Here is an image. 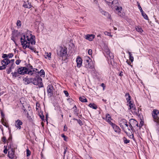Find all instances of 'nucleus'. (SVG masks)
Returning <instances> with one entry per match:
<instances>
[{
    "label": "nucleus",
    "mask_w": 159,
    "mask_h": 159,
    "mask_svg": "<svg viewBox=\"0 0 159 159\" xmlns=\"http://www.w3.org/2000/svg\"><path fill=\"white\" fill-rule=\"evenodd\" d=\"M90 60H91L89 57L88 56H86L85 57V61L86 64H88L91 62H92Z\"/></svg>",
    "instance_id": "obj_21"
},
{
    "label": "nucleus",
    "mask_w": 159,
    "mask_h": 159,
    "mask_svg": "<svg viewBox=\"0 0 159 159\" xmlns=\"http://www.w3.org/2000/svg\"><path fill=\"white\" fill-rule=\"evenodd\" d=\"M12 68V67H11L7 69L6 70L7 74H9L11 71V69Z\"/></svg>",
    "instance_id": "obj_37"
},
{
    "label": "nucleus",
    "mask_w": 159,
    "mask_h": 159,
    "mask_svg": "<svg viewBox=\"0 0 159 159\" xmlns=\"http://www.w3.org/2000/svg\"><path fill=\"white\" fill-rule=\"evenodd\" d=\"M113 120L111 119L110 116V125L111 127V129L117 134H119L120 133L121 129L116 124L114 123L111 121Z\"/></svg>",
    "instance_id": "obj_5"
},
{
    "label": "nucleus",
    "mask_w": 159,
    "mask_h": 159,
    "mask_svg": "<svg viewBox=\"0 0 159 159\" xmlns=\"http://www.w3.org/2000/svg\"><path fill=\"white\" fill-rule=\"evenodd\" d=\"M104 34L106 35H108L109 36V33L105 31L104 32Z\"/></svg>",
    "instance_id": "obj_49"
},
{
    "label": "nucleus",
    "mask_w": 159,
    "mask_h": 159,
    "mask_svg": "<svg viewBox=\"0 0 159 159\" xmlns=\"http://www.w3.org/2000/svg\"><path fill=\"white\" fill-rule=\"evenodd\" d=\"M76 61L77 63V67L78 68H80L82 65V59L80 57H78L76 58Z\"/></svg>",
    "instance_id": "obj_10"
},
{
    "label": "nucleus",
    "mask_w": 159,
    "mask_h": 159,
    "mask_svg": "<svg viewBox=\"0 0 159 159\" xmlns=\"http://www.w3.org/2000/svg\"><path fill=\"white\" fill-rule=\"evenodd\" d=\"M127 105L129 107V109H131V107L132 106H133L134 104L131 101L127 103Z\"/></svg>",
    "instance_id": "obj_24"
},
{
    "label": "nucleus",
    "mask_w": 159,
    "mask_h": 159,
    "mask_svg": "<svg viewBox=\"0 0 159 159\" xmlns=\"http://www.w3.org/2000/svg\"><path fill=\"white\" fill-rule=\"evenodd\" d=\"M21 62V61L20 60H17L16 61V63L17 64V65H19L20 63V62Z\"/></svg>",
    "instance_id": "obj_46"
},
{
    "label": "nucleus",
    "mask_w": 159,
    "mask_h": 159,
    "mask_svg": "<svg viewBox=\"0 0 159 159\" xmlns=\"http://www.w3.org/2000/svg\"><path fill=\"white\" fill-rule=\"evenodd\" d=\"M39 74L41 77H44L45 76V72L44 70H41L39 72Z\"/></svg>",
    "instance_id": "obj_25"
},
{
    "label": "nucleus",
    "mask_w": 159,
    "mask_h": 159,
    "mask_svg": "<svg viewBox=\"0 0 159 159\" xmlns=\"http://www.w3.org/2000/svg\"><path fill=\"white\" fill-rule=\"evenodd\" d=\"M61 136L62 137L64 138V139L65 140V141H66V137L63 134H62L61 135Z\"/></svg>",
    "instance_id": "obj_48"
},
{
    "label": "nucleus",
    "mask_w": 159,
    "mask_h": 159,
    "mask_svg": "<svg viewBox=\"0 0 159 159\" xmlns=\"http://www.w3.org/2000/svg\"><path fill=\"white\" fill-rule=\"evenodd\" d=\"M67 127L66 126V125H65L64 126V131H66L67 130Z\"/></svg>",
    "instance_id": "obj_52"
},
{
    "label": "nucleus",
    "mask_w": 159,
    "mask_h": 159,
    "mask_svg": "<svg viewBox=\"0 0 159 159\" xmlns=\"http://www.w3.org/2000/svg\"><path fill=\"white\" fill-rule=\"evenodd\" d=\"M101 86L103 87V90H104V84L103 83H102V84H101Z\"/></svg>",
    "instance_id": "obj_53"
},
{
    "label": "nucleus",
    "mask_w": 159,
    "mask_h": 159,
    "mask_svg": "<svg viewBox=\"0 0 159 159\" xmlns=\"http://www.w3.org/2000/svg\"><path fill=\"white\" fill-rule=\"evenodd\" d=\"M40 117L41 119H43V118H44V116L43 115L42 116H40Z\"/></svg>",
    "instance_id": "obj_55"
},
{
    "label": "nucleus",
    "mask_w": 159,
    "mask_h": 159,
    "mask_svg": "<svg viewBox=\"0 0 159 159\" xmlns=\"http://www.w3.org/2000/svg\"><path fill=\"white\" fill-rule=\"evenodd\" d=\"M109 52H107V58L109 56Z\"/></svg>",
    "instance_id": "obj_54"
},
{
    "label": "nucleus",
    "mask_w": 159,
    "mask_h": 159,
    "mask_svg": "<svg viewBox=\"0 0 159 159\" xmlns=\"http://www.w3.org/2000/svg\"><path fill=\"white\" fill-rule=\"evenodd\" d=\"M132 137H133V134H132Z\"/></svg>",
    "instance_id": "obj_61"
},
{
    "label": "nucleus",
    "mask_w": 159,
    "mask_h": 159,
    "mask_svg": "<svg viewBox=\"0 0 159 159\" xmlns=\"http://www.w3.org/2000/svg\"><path fill=\"white\" fill-rule=\"evenodd\" d=\"M89 106L90 107L95 109H96L97 107V106L94 104L90 103L89 104Z\"/></svg>",
    "instance_id": "obj_26"
},
{
    "label": "nucleus",
    "mask_w": 159,
    "mask_h": 159,
    "mask_svg": "<svg viewBox=\"0 0 159 159\" xmlns=\"http://www.w3.org/2000/svg\"><path fill=\"white\" fill-rule=\"evenodd\" d=\"M122 121H123V122L124 123V124L127 127H128V125L127 124L126 120L123 119L122 120Z\"/></svg>",
    "instance_id": "obj_36"
},
{
    "label": "nucleus",
    "mask_w": 159,
    "mask_h": 159,
    "mask_svg": "<svg viewBox=\"0 0 159 159\" xmlns=\"http://www.w3.org/2000/svg\"><path fill=\"white\" fill-rule=\"evenodd\" d=\"M110 59H113L114 58V56L113 55V54L112 53H111L110 52Z\"/></svg>",
    "instance_id": "obj_47"
},
{
    "label": "nucleus",
    "mask_w": 159,
    "mask_h": 159,
    "mask_svg": "<svg viewBox=\"0 0 159 159\" xmlns=\"http://www.w3.org/2000/svg\"><path fill=\"white\" fill-rule=\"evenodd\" d=\"M110 36H112V35H111V34H110Z\"/></svg>",
    "instance_id": "obj_62"
},
{
    "label": "nucleus",
    "mask_w": 159,
    "mask_h": 159,
    "mask_svg": "<svg viewBox=\"0 0 159 159\" xmlns=\"http://www.w3.org/2000/svg\"><path fill=\"white\" fill-rule=\"evenodd\" d=\"M144 124V122L143 121L141 120L140 121V123L138 126V127H139V129H141V128L143 126V125Z\"/></svg>",
    "instance_id": "obj_30"
},
{
    "label": "nucleus",
    "mask_w": 159,
    "mask_h": 159,
    "mask_svg": "<svg viewBox=\"0 0 159 159\" xmlns=\"http://www.w3.org/2000/svg\"><path fill=\"white\" fill-rule=\"evenodd\" d=\"M141 14L142 16L146 20H148V16L146 15V14L144 12L141 13Z\"/></svg>",
    "instance_id": "obj_29"
},
{
    "label": "nucleus",
    "mask_w": 159,
    "mask_h": 159,
    "mask_svg": "<svg viewBox=\"0 0 159 159\" xmlns=\"http://www.w3.org/2000/svg\"><path fill=\"white\" fill-rule=\"evenodd\" d=\"M128 53L129 55V59L131 62H133L134 61V57L132 56L131 52H129Z\"/></svg>",
    "instance_id": "obj_23"
},
{
    "label": "nucleus",
    "mask_w": 159,
    "mask_h": 159,
    "mask_svg": "<svg viewBox=\"0 0 159 159\" xmlns=\"http://www.w3.org/2000/svg\"><path fill=\"white\" fill-rule=\"evenodd\" d=\"M119 75L122 76L123 75V72L122 71H121L120 72V73L119 74Z\"/></svg>",
    "instance_id": "obj_50"
},
{
    "label": "nucleus",
    "mask_w": 159,
    "mask_h": 159,
    "mask_svg": "<svg viewBox=\"0 0 159 159\" xmlns=\"http://www.w3.org/2000/svg\"><path fill=\"white\" fill-rule=\"evenodd\" d=\"M22 122L19 120H18L16 121L15 126L16 127L19 129H20L21 128V125H22Z\"/></svg>",
    "instance_id": "obj_12"
},
{
    "label": "nucleus",
    "mask_w": 159,
    "mask_h": 159,
    "mask_svg": "<svg viewBox=\"0 0 159 159\" xmlns=\"http://www.w3.org/2000/svg\"><path fill=\"white\" fill-rule=\"evenodd\" d=\"M108 15V13L107 12H104V15Z\"/></svg>",
    "instance_id": "obj_56"
},
{
    "label": "nucleus",
    "mask_w": 159,
    "mask_h": 159,
    "mask_svg": "<svg viewBox=\"0 0 159 159\" xmlns=\"http://www.w3.org/2000/svg\"><path fill=\"white\" fill-rule=\"evenodd\" d=\"M6 139L5 137H3L2 141L3 142H5V140H6Z\"/></svg>",
    "instance_id": "obj_51"
},
{
    "label": "nucleus",
    "mask_w": 159,
    "mask_h": 159,
    "mask_svg": "<svg viewBox=\"0 0 159 159\" xmlns=\"http://www.w3.org/2000/svg\"><path fill=\"white\" fill-rule=\"evenodd\" d=\"M4 148L5 149H4V150L3 151V152L7 154V151H8L7 149V146H4Z\"/></svg>",
    "instance_id": "obj_40"
},
{
    "label": "nucleus",
    "mask_w": 159,
    "mask_h": 159,
    "mask_svg": "<svg viewBox=\"0 0 159 159\" xmlns=\"http://www.w3.org/2000/svg\"><path fill=\"white\" fill-rule=\"evenodd\" d=\"M125 97H126V100H127V103L131 101H130L131 97L129 93H127L125 94Z\"/></svg>",
    "instance_id": "obj_20"
},
{
    "label": "nucleus",
    "mask_w": 159,
    "mask_h": 159,
    "mask_svg": "<svg viewBox=\"0 0 159 159\" xmlns=\"http://www.w3.org/2000/svg\"><path fill=\"white\" fill-rule=\"evenodd\" d=\"M137 3H138V8L139 9L140 11V12L141 13L144 12L143 11V10L140 5V4H139V3H138V2H137Z\"/></svg>",
    "instance_id": "obj_33"
},
{
    "label": "nucleus",
    "mask_w": 159,
    "mask_h": 159,
    "mask_svg": "<svg viewBox=\"0 0 159 159\" xmlns=\"http://www.w3.org/2000/svg\"><path fill=\"white\" fill-rule=\"evenodd\" d=\"M95 35L93 34H88L85 35L84 36V38L87 40H89V41H92L93 39L95 38Z\"/></svg>",
    "instance_id": "obj_11"
},
{
    "label": "nucleus",
    "mask_w": 159,
    "mask_h": 159,
    "mask_svg": "<svg viewBox=\"0 0 159 159\" xmlns=\"http://www.w3.org/2000/svg\"><path fill=\"white\" fill-rule=\"evenodd\" d=\"M111 1V6L112 9L120 17H123V15L121 13L122 8L121 7L119 6L117 1L116 0H110Z\"/></svg>",
    "instance_id": "obj_2"
},
{
    "label": "nucleus",
    "mask_w": 159,
    "mask_h": 159,
    "mask_svg": "<svg viewBox=\"0 0 159 159\" xmlns=\"http://www.w3.org/2000/svg\"><path fill=\"white\" fill-rule=\"evenodd\" d=\"M51 53L50 52H49V53L48 52L45 53L44 55V57L45 58L48 59L49 60H50L51 58Z\"/></svg>",
    "instance_id": "obj_18"
},
{
    "label": "nucleus",
    "mask_w": 159,
    "mask_h": 159,
    "mask_svg": "<svg viewBox=\"0 0 159 159\" xmlns=\"http://www.w3.org/2000/svg\"><path fill=\"white\" fill-rule=\"evenodd\" d=\"M31 152L28 148L26 149V156L27 157L29 156L30 155Z\"/></svg>",
    "instance_id": "obj_34"
},
{
    "label": "nucleus",
    "mask_w": 159,
    "mask_h": 159,
    "mask_svg": "<svg viewBox=\"0 0 159 159\" xmlns=\"http://www.w3.org/2000/svg\"><path fill=\"white\" fill-rule=\"evenodd\" d=\"M107 2L108 3V1H107Z\"/></svg>",
    "instance_id": "obj_64"
},
{
    "label": "nucleus",
    "mask_w": 159,
    "mask_h": 159,
    "mask_svg": "<svg viewBox=\"0 0 159 159\" xmlns=\"http://www.w3.org/2000/svg\"><path fill=\"white\" fill-rule=\"evenodd\" d=\"M108 116H109L108 114H107V116H106V120L107 122L109 123V117H108Z\"/></svg>",
    "instance_id": "obj_45"
},
{
    "label": "nucleus",
    "mask_w": 159,
    "mask_h": 159,
    "mask_svg": "<svg viewBox=\"0 0 159 159\" xmlns=\"http://www.w3.org/2000/svg\"><path fill=\"white\" fill-rule=\"evenodd\" d=\"M75 120H77L78 123L80 125H83L82 122L80 120H77V119H75Z\"/></svg>",
    "instance_id": "obj_38"
},
{
    "label": "nucleus",
    "mask_w": 159,
    "mask_h": 159,
    "mask_svg": "<svg viewBox=\"0 0 159 159\" xmlns=\"http://www.w3.org/2000/svg\"><path fill=\"white\" fill-rule=\"evenodd\" d=\"M14 150L13 148H11V150L8 152V156L9 158L12 159L14 157Z\"/></svg>",
    "instance_id": "obj_13"
},
{
    "label": "nucleus",
    "mask_w": 159,
    "mask_h": 159,
    "mask_svg": "<svg viewBox=\"0 0 159 159\" xmlns=\"http://www.w3.org/2000/svg\"><path fill=\"white\" fill-rule=\"evenodd\" d=\"M17 36L16 33H14L13 34L12 36L11 37V39L16 44V42L15 41V37Z\"/></svg>",
    "instance_id": "obj_28"
},
{
    "label": "nucleus",
    "mask_w": 159,
    "mask_h": 159,
    "mask_svg": "<svg viewBox=\"0 0 159 159\" xmlns=\"http://www.w3.org/2000/svg\"><path fill=\"white\" fill-rule=\"evenodd\" d=\"M35 36L31 34L23 35L20 38V42L23 48L25 49L28 48L31 50H33V48L30 44H35Z\"/></svg>",
    "instance_id": "obj_1"
},
{
    "label": "nucleus",
    "mask_w": 159,
    "mask_h": 159,
    "mask_svg": "<svg viewBox=\"0 0 159 159\" xmlns=\"http://www.w3.org/2000/svg\"><path fill=\"white\" fill-rule=\"evenodd\" d=\"M63 92L66 97H68V96L69 93L67 91L64 90Z\"/></svg>",
    "instance_id": "obj_42"
},
{
    "label": "nucleus",
    "mask_w": 159,
    "mask_h": 159,
    "mask_svg": "<svg viewBox=\"0 0 159 159\" xmlns=\"http://www.w3.org/2000/svg\"><path fill=\"white\" fill-rule=\"evenodd\" d=\"M131 109L134 111L136 110V108L135 105L131 107Z\"/></svg>",
    "instance_id": "obj_41"
},
{
    "label": "nucleus",
    "mask_w": 159,
    "mask_h": 159,
    "mask_svg": "<svg viewBox=\"0 0 159 159\" xmlns=\"http://www.w3.org/2000/svg\"><path fill=\"white\" fill-rule=\"evenodd\" d=\"M23 7L25 8H31L32 6L31 5V3L29 2L28 1L25 2L23 5Z\"/></svg>",
    "instance_id": "obj_16"
},
{
    "label": "nucleus",
    "mask_w": 159,
    "mask_h": 159,
    "mask_svg": "<svg viewBox=\"0 0 159 159\" xmlns=\"http://www.w3.org/2000/svg\"><path fill=\"white\" fill-rule=\"evenodd\" d=\"M58 55L61 57H66L67 51L65 48H61L60 51L57 53Z\"/></svg>",
    "instance_id": "obj_8"
},
{
    "label": "nucleus",
    "mask_w": 159,
    "mask_h": 159,
    "mask_svg": "<svg viewBox=\"0 0 159 159\" xmlns=\"http://www.w3.org/2000/svg\"><path fill=\"white\" fill-rule=\"evenodd\" d=\"M113 28L115 30H117V28L116 27H113Z\"/></svg>",
    "instance_id": "obj_59"
},
{
    "label": "nucleus",
    "mask_w": 159,
    "mask_h": 159,
    "mask_svg": "<svg viewBox=\"0 0 159 159\" xmlns=\"http://www.w3.org/2000/svg\"><path fill=\"white\" fill-rule=\"evenodd\" d=\"M66 150H65L64 151V154H65V153H66Z\"/></svg>",
    "instance_id": "obj_60"
},
{
    "label": "nucleus",
    "mask_w": 159,
    "mask_h": 159,
    "mask_svg": "<svg viewBox=\"0 0 159 159\" xmlns=\"http://www.w3.org/2000/svg\"><path fill=\"white\" fill-rule=\"evenodd\" d=\"M13 56V54L12 53H10L7 54V57L8 58H11Z\"/></svg>",
    "instance_id": "obj_39"
},
{
    "label": "nucleus",
    "mask_w": 159,
    "mask_h": 159,
    "mask_svg": "<svg viewBox=\"0 0 159 159\" xmlns=\"http://www.w3.org/2000/svg\"><path fill=\"white\" fill-rule=\"evenodd\" d=\"M85 67L88 69H92L93 70L94 69V66L92 62L86 64Z\"/></svg>",
    "instance_id": "obj_14"
},
{
    "label": "nucleus",
    "mask_w": 159,
    "mask_h": 159,
    "mask_svg": "<svg viewBox=\"0 0 159 159\" xmlns=\"http://www.w3.org/2000/svg\"><path fill=\"white\" fill-rule=\"evenodd\" d=\"M33 78H25L24 79V80L27 84L32 83Z\"/></svg>",
    "instance_id": "obj_17"
},
{
    "label": "nucleus",
    "mask_w": 159,
    "mask_h": 159,
    "mask_svg": "<svg viewBox=\"0 0 159 159\" xmlns=\"http://www.w3.org/2000/svg\"><path fill=\"white\" fill-rule=\"evenodd\" d=\"M2 57L3 58H5V59H6V58H8V57H7V54H3V55Z\"/></svg>",
    "instance_id": "obj_43"
},
{
    "label": "nucleus",
    "mask_w": 159,
    "mask_h": 159,
    "mask_svg": "<svg viewBox=\"0 0 159 159\" xmlns=\"http://www.w3.org/2000/svg\"><path fill=\"white\" fill-rule=\"evenodd\" d=\"M129 123L132 127H138V124L137 121L133 119H131L129 120Z\"/></svg>",
    "instance_id": "obj_9"
},
{
    "label": "nucleus",
    "mask_w": 159,
    "mask_h": 159,
    "mask_svg": "<svg viewBox=\"0 0 159 159\" xmlns=\"http://www.w3.org/2000/svg\"><path fill=\"white\" fill-rule=\"evenodd\" d=\"M135 28L136 31L140 33H142L143 31L142 28L139 26H136Z\"/></svg>",
    "instance_id": "obj_19"
},
{
    "label": "nucleus",
    "mask_w": 159,
    "mask_h": 159,
    "mask_svg": "<svg viewBox=\"0 0 159 159\" xmlns=\"http://www.w3.org/2000/svg\"><path fill=\"white\" fill-rule=\"evenodd\" d=\"M123 139L125 143L127 144L129 143L130 141L129 140L127 139L125 137L123 138Z\"/></svg>",
    "instance_id": "obj_32"
},
{
    "label": "nucleus",
    "mask_w": 159,
    "mask_h": 159,
    "mask_svg": "<svg viewBox=\"0 0 159 159\" xmlns=\"http://www.w3.org/2000/svg\"><path fill=\"white\" fill-rule=\"evenodd\" d=\"M88 53L89 55H91L92 54V51L91 49H89L88 51Z\"/></svg>",
    "instance_id": "obj_44"
},
{
    "label": "nucleus",
    "mask_w": 159,
    "mask_h": 159,
    "mask_svg": "<svg viewBox=\"0 0 159 159\" xmlns=\"http://www.w3.org/2000/svg\"><path fill=\"white\" fill-rule=\"evenodd\" d=\"M53 91V87L52 85L50 84L47 87V91L49 93L52 94Z\"/></svg>",
    "instance_id": "obj_15"
},
{
    "label": "nucleus",
    "mask_w": 159,
    "mask_h": 159,
    "mask_svg": "<svg viewBox=\"0 0 159 159\" xmlns=\"http://www.w3.org/2000/svg\"><path fill=\"white\" fill-rule=\"evenodd\" d=\"M159 113V111L158 110L154 109L152 112V115L154 121L156 122V125L158 127V128L157 129V132L159 136V118L157 116Z\"/></svg>",
    "instance_id": "obj_3"
},
{
    "label": "nucleus",
    "mask_w": 159,
    "mask_h": 159,
    "mask_svg": "<svg viewBox=\"0 0 159 159\" xmlns=\"http://www.w3.org/2000/svg\"><path fill=\"white\" fill-rule=\"evenodd\" d=\"M42 80V79L39 77V76H37L34 78H33L32 83L38 86L39 88L42 87H43V84Z\"/></svg>",
    "instance_id": "obj_4"
},
{
    "label": "nucleus",
    "mask_w": 159,
    "mask_h": 159,
    "mask_svg": "<svg viewBox=\"0 0 159 159\" xmlns=\"http://www.w3.org/2000/svg\"><path fill=\"white\" fill-rule=\"evenodd\" d=\"M10 61H12V62H14V59H12L11 60H10Z\"/></svg>",
    "instance_id": "obj_58"
},
{
    "label": "nucleus",
    "mask_w": 159,
    "mask_h": 159,
    "mask_svg": "<svg viewBox=\"0 0 159 159\" xmlns=\"http://www.w3.org/2000/svg\"><path fill=\"white\" fill-rule=\"evenodd\" d=\"M21 22L20 20H18L17 21L16 25L17 26H18L19 28L21 26Z\"/></svg>",
    "instance_id": "obj_35"
},
{
    "label": "nucleus",
    "mask_w": 159,
    "mask_h": 159,
    "mask_svg": "<svg viewBox=\"0 0 159 159\" xmlns=\"http://www.w3.org/2000/svg\"><path fill=\"white\" fill-rule=\"evenodd\" d=\"M120 127H121V128H122L121 125H120Z\"/></svg>",
    "instance_id": "obj_63"
},
{
    "label": "nucleus",
    "mask_w": 159,
    "mask_h": 159,
    "mask_svg": "<svg viewBox=\"0 0 159 159\" xmlns=\"http://www.w3.org/2000/svg\"><path fill=\"white\" fill-rule=\"evenodd\" d=\"M79 100L80 101L82 102H87L86 98L84 96L80 97Z\"/></svg>",
    "instance_id": "obj_22"
},
{
    "label": "nucleus",
    "mask_w": 159,
    "mask_h": 159,
    "mask_svg": "<svg viewBox=\"0 0 159 159\" xmlns=\"http://www.w3.org/2000/svg\"><path fill=\"white\" fill-rule=\"evenodd\" d=\"M12 74V76L13 77H16L18 76L19 73H18V71L17 72H12L11 73Z\"/></svg>",
    "instance_id": "obj_27"
},
{
    "label": "nucleus",
    "mask_w": 159,
    "mask_h": 159,
    "mask_svg": "<svg viewBox=\"0 0 159 159\" xmlns=\"http://www.w3.org/2000/svg\"><path fill=\"white\" fill-rule=\"evenodd\" d=\"M127 128L128 129V130L129 131H130L131 132V133H132V131H133V130L134 129L133 127H132L131 126H130V125H129L128 126V127H127Z\"/></svg>",
    "instance_id": "obj_31"
},
{
    "label": "nucleus",
    "mask_w": 159,
    "mask_h": 159,
    "mask_svg": "<svg viewBox=\"0 0 159 159\" xmlns=\"http://www.w3.org/2000/svg\"><path fill=\"white\" fill-rule=\"evenodd\" d=\"M10 60L7 58L2 60L1 64L2 66H0V70L5 69L6 68L7 65L10 63Z\"/></svg>",
    "instance_id": "obj_7"
},
{
    "label": "nucleus",
    "mask_w": 159,
    "mask_h": 159,
    "mask_svg": "<svg viewBox=\"0 0 159 159\" xmlns=\"http://www.w3.org/2000/svg\"><path fill=\"white\" fill-rule=\"evenodd\" d=\"M18 73L20 74H24L26 73L30 74H33L31 71L29 70L28 69L25 67H21L18 69Z\"/></svg>",
    "instance_id": "obj_6"
},
{
    "label": "nucleus",
    "mask_w": 159,
    "mask_h": 159,
    "mask_svg": "<svg viewBox=\"0 0 159 159\" xmlns=\"http://www.w3.org/2000/svg\"><path fill=\"white\" fill-rule=\"evenodd\" d=\"M73 108L74 109H75L76 108V106L75 105L74 106V107H73Z\"/></svg>",
    "instance_id": "obj_57"
}]
</instances>
